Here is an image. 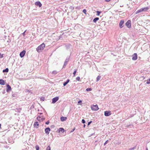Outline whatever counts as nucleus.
<instances>
[{
    "label": "nucleus",
    "instance_id": "1",
    "mask_svg": "<svg viewBox=\"0 0 150 150\" xmlns=\"http://www.w3.org/2000/svg\"><path fill=\"white\" fill-rule=\"evenodd\" d=\"M45 46V45L43 43L36 48V50L38 52H40L44 49Z\"/></svg>",
    "mask_w": 150,
    "mask_h": 150
},
{
    "label": "nucleus",
    "instance_id": "2",
    "mask_svg": "<svg viewBox=\"0 0 150 150\" xmlns=\"http://www.w3.org/2000/svg\"><path fill=\"white\" fill-rule=\"evenodd\" d=\"M149 9V8L148 7H146L144 8H142L140 9L137 10L136 12V14L138 13L141 12H142L143 11H146L147 10Z\"/></svg>",
    "mask_w": 150,
    "mask_h": 150
},
{
    "label": "nucleus",
    "instance_id": "3",
    "mask_svg": "<svg viewBox=\"0 0 150 150\" xmlns=\"http://www.w3.org/2000/svg\"><path fill=\"white\" fill-rule=\"evenodd\" d=\"M91 110L94 111H97L99 109L98 106L97 105H92L91 106Z\"/></svg>",
    "mask_w": 150,
    "mask_h": 150
},
{
    "label": "nucleus",
    "instance_id": "4",
    "mask_svg": "<svg viewBox=\"0 0 150 150\" xmlns=\"http://www.w3.org/2000/svg\"><path fill=\"white\" fill-rule=\"evenodd\" d=\"M126 25L129 28H131V21L130 20H128L125 23Z\"/></svg>",
    "mask_w": 150,
    "mask_h": 150
},
{
    "label": "nucleus",
    "instance_id": "5",
    "mask_svg": "<svg viewBox=\"0 0 150 150\" xmlns=\"http://www.w3.org/2000/svg\"><path fill=\"white\" fill-rule=\"evenodd\" d=\"M111 114V112L110 111H106L104 112V115L105 116H108Z\"/></svg>",
    "mask_w": 150,
    "mask_h": 150
},
{
    "label": "nucleus",
    "instance_id": "6",
    "mask_svg": "<svg viewBox=\"0 0 150 150\" xmlns=\"http://www.w3.org/2000/svg\"><path fill=\"white\" fill-rule=\"evenodd\" d=\"M59 98L58 97H56L53 98L52 99V103H55L57 101L59 100Z\"/></svg>",
    "mask_w": 150,
    "mask_h": 150
},
{
    "label": "nucleus",
    "instance_id": "7",
    "mask_svg": "<svg viewBox=\"0 0 150 150\" xmlns=\"http://www.w3.org/2000/svg\"><path fill=\"white\" fill-rule=\"evenodd\" d=\"M132 59L133 60H136L137 58V53H134L132 55Z\"/></svg>",
    "mask_w": 150,
    "mask_h": 150
},
{
    "label": "nucleus",
    "instance_id": "8",
    "mask_svg": "<svg viewBox=\"0 0 150 150\" xmlns=\"http://www.w3.org/2000/svg\"><path fill=\"white\" fill-rule=\"evenodd\" d=\"M69 57L67 58L66 59V60L64 62V65L63 67V68H64L66 66V65L67 64V62H69Z\"/></svg>",
    "mask_w": 150,
    "mask_h": 150
},
{
    "label": "nucleus",
    "instance_id": "9",
    "mask_svg": "<svg viewBox=\"0 0 150 150\" xmlns=\"http://www.w3.org/2000/svg\"><path fill=\"white\" fill-rule=\"evenodd\" d=\"M124 23V20H121L120 21L119 23V25L120 28H121L123 27V24Z\"/></svg>",
    "mask_w": 150,
    "mask_h": 150
},
{
    "label": "nucleus",
    "instance_id": "10",
    "mask_svg": "<svg viewBox=\"0 0 150 150\" xmlns=\"http://www.w3.org/2000/svg\"><path fill=\"white\" fill-rule=\"evenodd\" d=\"M50 131V129L49 127H47L46 128L45 130V132L47 135H48L49 134Z\"/></svg>",
    "mask_w": 150,
    "mask_h": 150
},
{
    "label": "nucleus",
    "instance_id": "11",
    "mask_svg": "<svg viewBox=\"0 0 150 150\" xmlns=\"http://www.w3.org/2000/svg\"><path fill=\"white\" fill-rule=\"evenodd\" d=\"M26 51L24 50L20 52V55L21 58L23 57L25 55Z\"/></svg>",
    "mask_w": 150,
    "mask_h": 150
},
{
    "label": "nucleus",
    "instance_id": "12",
    "mask_svg": "<svg viewBox=\"0 0 150 150\" xmlns=\"http://www.w3.org/2000/svg\"><path fill=\"white\" fill-rule=\"evenodd\" d=\"M7 88L6 91L7 92H8L9 91H10L11 90V87L9 84L7 85Z\"/></svg>",
    "mask_w": 150,
    "mask_h": 150
},
{
    "label": "nucleus",
    "instance_id": "13",
    "mask_svg": "<svg viewBox=\"0 0 150 150\" xmlns=\"http://www.w3.org/2000/svg\"><path fill=\"white\" fill-rule=\"evenodd\" d=\"M35 5L36 6H38L40 7H41L42 6V4L40 1H37L35 2Z\"/></svg>",
    "mask_w": 150,
    "mask_h": 150
},
{
    "label": "nucleus",
    "instance_id": "14",
    "mask_svg": "<svg viewBox=\"0 0 150 150\" xmlns=\"http://www.w3.org/2000/svg\"><path fill=\"white\" fill-rule=\"evenodd\" d=\"M67 117L62 116L61 117L60 120L62 122H64L65 121L67 120Z\"/></svg>",
    "mask_w": 150,
    "mask_h": 150
},
{
    "label": "nucleus",
    "instance_id": "15",
    "mask_svg": "<svg viewBox=\"0 0 150 150\" xmlns=\"http://www.w3.org/2000/svg\"><path fill=\"white\" fill-rule=\"evenodd\" d=\"M69 79H68L66 82H64L63 83L64 86H65L69 82Z\"/></svg>",
    "mask_w": 150,
    "mask_h": 150
},
{
    "label": "nucleus",
    "instance_id": "16",
    "mask_svg": "<svg viewBox=\"0 0 150 150\" xmlns=\"http://www.w3.org/2000/svg\"><path fill=\"white\" fill-rule=\"evenodd\" d=\"M0 84L1 85H4V81L2 79H0Z\"/></svg>",
    "mask_w": 150,
    "mask_h": 150
},
{
    "label": "nucleus",
    "instance_id": "17",
    "mask_svg": "<svg viewBox=\"0 0 150 150\" xmlns=\"http://www.w3.org/2000/svg\"><path fill=\"white\" fill-rule=\"evenodd\" d=\"M39 126V123L38 122H36L34 124V127H36L37 128Z\"/></svg>",
    "mask_w": 150,
    "mask_h": 150
},
{
    "label": "nucleus",
    "instance_id": "18",
    "mask_svg": "<svg viewBox=\"0 0 150 150\" xmlns=\"http://www.w3.org/2000/svg\"><path fill=\"white\" fill-rule=\"evenodd\" d=\"M64 129L62 128H59V132H64Z\"/></svg>",
    "mask_w": 150,
    "mask_h": 150
},
{
    "label": "nucleus",
    "instance_id": "19",
    "mask_svg": "<svg viewBox=\"0 0 150 150\" xmlns=\"http://www.w3.org/2000/svg\"><path fill=\"white\" fill-rule=\"evenodd\" d=\"M99 19V18L98 17H96L94 18L93 20V21L94 23H96L97 21Z\"/></svg>",
    "mask_w": 150,
    "mask_h": 150
},
{
    "label": "nucleus",
    "instance_id": "20",
    "mask_svg": "<svg viewBox=\"0 0 150 150\" xmlns=\"http://www.w3.org/2000/svg\"><path fill=\"white\" fill-rule=\"evenodd\" d=\"M8 68H6L5 69H4L3 71V72H8Z\"/></svg>",
    "mask_w": 150,
    "mask_h": 150
},
{
    "label": "nucleus",
    "instance_id": "21",
    "mask_svg": "<svg viewBox=\"0 0 150 150\" xmlns=\"http://www.w3.org/2000/svg\"><path fill=\"white\" fill-rule=\"evenodd\" d=\"M101 77L100 76L98 75L96 81H98L100 79Z\"/></svg>",
    "mask_w": 150,
    "mask_h": 150
},
{
    "label": "nucleus",
    "instance_id": "22",
    "mask_svg": "<svg viewBox=\"0 0 150 150\" xmlns=\"http://www.w3.org/2000/svg\"><path fill=\"white\" fill-rule=\"evenodd\" d=\"M77 71V69H75L74 71V72H73V76H75L76 75V74Z\"/></svg>",
    "mask_w": 150,
    "mask_h": 150
},
{
    "label": "nucleus",
    "instance_id": "23",
    "mask_svg": "<svg viewBox=\"0 0 150 150\" xmlns=\"http://www.w3.org/2000/svg\"><path fill=\"white\" fill-rule=\"evenodd\" d=\"M58 73V72H57L56 71L54 70L52 71V74H57Z\"/></svg>",
    "mask_w": 150,
    "mask_h": 150
},
{
    "label": "nucleus",
    "instance_id": "24",
    "mask_svg": "<svg viewBox=\"0 0 150 150\" xmlns=\"http://www.w3.org/2000/svg\"><path fill=\"white\" fill-rule=\"evenodd\" d=\"M37 120L38 121H41V117H40V116L38 117H37Z\"/></svg>",
    "mask_w": 150,
    "mask_h": 150
},
{
    "label": "nucleus",
    "instance_id": "25",
    "mask_svg": "<svg viewBox=\"0 0 150 150\" xmlns=\"http://www.w3.org/2000/svg\"><path fill=\"white\" fill-rule=\"evenodd\" d=\"M92 90V89L91 88H88L86 89L87 91H91Z\"/></svg>",
    "mask_w": 150,
    "mask_h": 150
},
{
    "label": "nucleus",
    "instance_id": "26",
    "mask_svg": "<svg viewBox=\"0 0 150 150\" xmlns=\"http://www.w3.org/2000/svg\"><path fill=\"white\" fill-rule=\"evenodd\" d=\"M35 148L36 150H39V147L38 145H36L35 146Z\"/></svg>",
    "mask_w": 150,
    "mask_h": 150
},
{
    "label": "nucleus",
    "instance_id": "27",
    "mask_svg": "<svg viewBox=\"0 0 150 150\" xmlns=\"http://www.w3.org/2000/svg\"><path fill=\"white\" fill-rule=\"evenodd\" d=\"M51 148L50 146H48L46 148V150H50Z\"/></svg>",
    "mask_w": 150,
    "mask_h": 150
},
{
    "label": "nucleus",
    "instance_id": "28",
    "mask_svg": "<svg viewBox=\"0 0 150 150\" xmlns=\"http://www.w3.org/2000/svg\"><path fill=\"white\" fill-rule=\"evenodd\" d=\"M135 149H136V147L134 146L133 148H130L127 150H133Z\"/></svg>",
    "mask_w": 150,
    "mask_h": 150
},
{
    "label": "nucleus",
    "instance_id": "29",
    "mask_svg": "<svg viewBox=\"0 0 150 150\" xmlns=\"http://www.w3.org/2000/svg\"><path fill=\"white\" fill-rule=\"evenodd\" d=\"M146 83L147 84L150 83V79H149L147 80Z\"/></svg>",
    "mask_w": 150,
    "mask_h": 150
},
{
    "label": "nucleus",
    "instance_id": "30",
    "mask_svg": "<svg viewBox=\"0 0 150 150\" xmlns=\"http://www.w3.org/2000/svg\"><path fill=\"white\" fill-rule=\"evenodd\" d=\"M109 142V140H107V141H106L105 142L104 144V145L105 146L106 144H107L108 142Z\"/></svg>",
    "mask_w": 150,
    "mask_h": 150
},
{
    "label": "nucleus",
    "instance_id": "31",
    "mask_svg": "<svg viewBox=\"0 0 150 150\" xmlns=\"http://www.w3.org/2000/svg\"><path fill=\"white\" fill-rule=\"evenodd\" d=\"M96 12L97 13V15L98 16L100 15V14L101 13L100 11H97Z\"/></svg>",
    "mask_w": 150,
    "mask_h": 150
},
{
    "label": "nucleus",
    "instance_id": "32",
    "mask_svg": "<svg viewBox=\"0 0 150 150\" xmlns=\"http://www.w3.org/2000/svg\"><path fill=\"white\" fill-rule=\"evenodd\" d=\"M76 79L78 81H79L80 79V77L79 76L77 77L76 78Z\"/></svg>",
    "mask_w": 150,
    "mask_h": 150
},
{
    "label": "nucleus",
    "instance_id": "33",
    "mask_svg": "<svg viewBox=\"0 0 150 150\" xmlns=\"http://www.w3.org/2000/svg\"><path fill=\"white\" fill-rule=\"evenodd\" d=\"M44 100H45V98L43 97H41L40 98V100L41 101H44Z\"/></svg>",
    "mask_w": 150,
    "mask_h": 150
},
{
    "label": "nucleus",
    "instance_id": "34",
    "mask_svg": "<svg viewBox=\"0 0 150 150\" xmlns=\"http://www.w3.org/2000/svg\"><path fill=\"white\" fill-rule=\"evenodd\" d=\"M83 12L84 13H85V14H86V9H84L83 10Z\"/></svg>",
    "mask_w": 150,
    "mask_h": 150
},
{
    "label": "nucleus",
    "instance_id": "35",
    "mask_svg": "<svg viewBox=\"0 0 150 150\" xmlns=\"http://www.w3.org/2000/svg\"><path fill=\"white\" fill-rule=\"evenodd\" d=\"M81 122H82V123L83 124H84L85 123V120L83 119L82 120Z\"/></svg>",
    "mask_w": 150,
    "mask_h": 150
},
{
    "label": "nucleus",
    "instance_id": "36",
    "mask_svg": "<svg viewBox=\"0 0 150 150\" xmlns=\"http://www.w3.org/2000/svg\"><path fill=\"white\" fill-rule=\"evenodd\" d=\"M3 57V54H1L0 53V58H2Z\"/></svg>",
    "mask_w": 150,
    "mask_h": 150
},
{
    "label": "nucleus",
    "instance_id": "37",
    "mask_svg": "<svg viewBox=\"0 0 150 150\" xmlns=\"http://www.w3.org/2000/svg\"><path fill=\"white\" fill-rule=\"evenodd\" d=\"M49 123H50V122L49 121H48L45 122V124L46 125H48L49 124Z\"/></svg>",
    "mask_w": 150,
    "mask_h": 150
},
{
    "label": "nucleus",
    "instance_id": "38",
    "mask_svg": "<svg viewBox=\"0 0 150 150\" xmlns=\"http://www.w3.org/2000/svg\"><path fill=\"white\" fill-rule=\"evenodd\" d=\"M92 122L91 121L89 122L88 123V125H87L88 126L89 125L91 124V123Z\"/></svg>",
    "mask_w": 150,
    "mask_h": 150
},
{
    "label": "nucleus",
    "instance_id": "39",
    "mask_svg": "<svg viewBox=\"0 0 150 150\" xmlns=\"http://www.w3.org/2000/svg\"><path fill=\"white\" fill-rule=\"evenodd\" d=\"M26 30L25 31L22 33V34L23 35V36H24L25 35V32H26Z\"/></svg>",
    "mask_w": 150,
    "mask_h": 150
},
{
    "label": "nucleus",
    "instance_id": "40",
    "mask_svg": "<svg viewBox=\"0 0 150 150\" xmlns=\"http://www.w3.org/2000/svg\"><path fill=\"white\" fill-rule=\"evenodd\" d=\"M82 103V101L81 100H79L78 102V103L79 104H80V103Z\"/></svg>",
    "mask_w": 150,
    "mask_h": 150
},
{
    "label": "nucleus",
    "instance_id": "41",
    "mask_svg": "<svg viewBox=\"0 0 150 150\" xmlns=\"http://www.w3.org/2000/svg\"><path fill=\"white\" fill-rule=\"evenodd\" d=\"M45 119L44 118H41V121H43L45 120Z\"/></svg>",
    "mask_w": 150,
    "mask_h": 150
},
{
    "label": "nucleus",
    "instance_id": "42",
    "mask_svg": "<svg viewBox=\"0 0 150 150\" xmlns=\"http://www.w3.org/2000/svg\"><path fill=\"white\" fill-rule=\"evenodd\" d=\"M105 1L106 2H109L110 1V0H105Z\"/></svg>",
    "mask_w": 150,
    "mask_h": 150
},
{
    "label": "nucleus",
    "instance_id": "43",
    "mask_svg": "<svg viewBox=\"0 0 150 150\" xmlns=\"http://www.w3.org/2000/svg\"><path fill=\"white\" fill-rule=\"evenodd\" d=\"M75 129V128L73 129L71 132H73V131H74V130Z\"/></svg>",
    "mask_w": 150,
    "mask_h": 150
},
{
    "label": "nucleus",
    "instance_id": "44",
    "mask_svg": "<svg viewBox=\"0 0 150 150\" xmlns=\"http://www.w3.org/2000/svg\"><path fill=\"white\" fill-rule=\"evenodd\" d=\"M86 126V125L85 124H84L83 125V127L84 128Z\"/></svg>",
    "mask_w": 150,
    "mask_h": 150
},
{
    "label": "nucleus",
    "instance_id": "45",
    "mask_svg": "<svg viewBox=\"0 0 150 150\" xmlns=\"http://www.w3.org/2000/svg\"><path fill=\"white\" fill-rule=\"evenodd\" d=\"M54 126V125H53L51 126V127H53Z\"/></svg>",
    "mask_w": 150,
    "mask_h": 150
},
{
    "label": "nucleus",
    "instance_id": "46",
    "mask_svg": "<svg viewBox=\"0 0 150 150\" xmlns=\"http://www.w3.org/2000/svg\"><path fill=\"white\" fill-rule=\"evenodd\" d=\"M146 150H148V149L147 148H146Z\"/></svg>",
    "mask_w": 150,
    "mask_h": 150
},
{
    "label": "nucleus",
    "instance_id": "47",
    "mask_svg": "<svg viewBox=\"0 0 150 150\" xmlns=\"http://www.w3.org/2000/svg\"><path fill=\"white\" fill-rule=\"evenodd\" d=\"M123 5H121L120 6V7H123Z\"/></svg>",
    "mask_w": 150,
    "mask_h": 150
},
{
    "label": "nucleus",
    "instance_id": "48",
    "mask_svg": "<svg viewBox=\"0 0 150 150\" xmlns=\"http://www.w3.org/2000/svg\"><path fill=\"white\" fill-rule=\"evenodd\" d=\"M7 42H9L8 41H7Z\"/></svg>",
    "mask_w": 150,
    "mask_h": 150
},
{
    "label": "nucleus",
    "instance_id": "49",
    "mask_svg": "<svg viewBox=\"0 0 150 150\" xmlns=\"http://www.w3.org/2000/svg\"><path fill=\"white\" fill-rule=\"evenodd\" d=\"M40 114H42V113H40Z\"/></svg>",
    "mask_w": 150,
    "mask_h": 150
}]
</instances>
